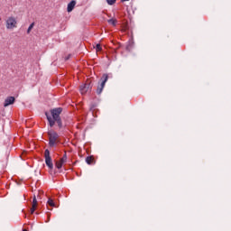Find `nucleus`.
Masks as SVG:
<instances>
[{"label": "nucleus", "instance_id": "obj_6", "mask_svg": "<svg viewBox=\"0 0 231 231\" xmlns=\"http://www.w3.org/2000/svg\"><path fill=\"white\" fill-rule=\"evenodd\" d=\"M63 108L62 107H56L50 110L51 116V120H56L57 118H60V115L62 114Z\"/></svg>", "mask_w": 231, "mask_h": 231}, {"label": "nucleus", "instance_id": "obj_23", "mask_svg": "<svg viewBox=\"0 0 231 231\" xmlns=\"http://www.w3.org/2000/svg\"><path fill=\"white\" fill-rule=\"evenodd\" d=\"M70 57H71V55H70V54H69V55H68V56L65 58V60H69Z\"/></svg>", "mask_w": 231, "mask_h": 231}, {"label": "nucleus", "instance_id": "obj_20", "mask_svg": "<svg viewBox=\"0 0 231 231\" xmlns=\"http://www.w3.org/2000/svg\"><path fill=\"white\" fill-rule=\"evenodd\" d=\"M35 210H37V208L32 206V208H30V215L32 216V214H35Z\"/></svg>", "mask_w": 231, "mask_h": 231}, {"label": "nucleus", "instance_id": "obj_8", "mask_svg": "<svg viewBox=\"0 0 231 231\" xmlns=\"http://www.w3.org/2000/svg\"><path fill=\"white\" fill-rule=\"evenodd\" d=\"M15 104V97H8L4 102V107H8V106H14Z\"/></svg>", "mask_w": 231, "mask_h": 231}, {"label": "nucleus", "instance_id": "obj_26", "mask_svg": "<svg viewBox=\"0 0 231 231\" xmlns=\"http://www.w3.org/2000/svg\"><path fill=\"white\" fill-rule=\"evenodd\" d=\"M126 50H129V45L126 46Z\"/></svg>", "mask_w": 231, "mask_h": 231}, {"label": "nucleus", "instance_id": "obj_13", "mask_svg": "<svg viewBox=\"0 0 231 231\" xmlns=\"http://www.w3.org/2000/svg\"><path fill=\"white\" fill-rule=\"evenodd\" d=\"M62 165H64L63 162H61L60 161H56L55 162L56 169H59V170L62 169Z\"/></svg>", "mask_w": 231, "mask_h": 231}, {"label": "nucleus", "instance_id": "obj_24", "mask_svg": "<svg viewBox=\"0 0 231 231\" xmlns=\"http://www.w3.org/2000/svg\"><path fill=\"white\" fill-rule=\"evenodd\" d=\"M57 143H60V139L58 138V141H56V145Z\"/></svg>", "mask_w": 231, "mask_h": 231}, {"label": "nucleus", "instance_id": "obj_10", "mask_svg": "<svg viewBox=\"0 0 231 231\" xmlns=\"http://www.w3.org/2000/svg\"><path fill=\"white\" fill-rule=\"evenodd\" d=\"M53 207L57 208V204L53 201V199H49L47 201V208L48 210H53Z\"/></svg>", "mask_w": 231, "mask_h": 231}, {"label": "nucleus", "instance_id": "obj_3", "mask_svg": "<svg viewBox=\"0 0 231 231\" xmlns=\"http://www.w3.org/2000/svg\"><path fill=\"white\" fill-rule=\"evenodd\" d=\"M49 136V147H55L59 138V134L55 130L49 131L47 133Z\"/></svg>", "mask_w": 231, "mask_h": 231}, {"label": "nucleus", "instance_id": "obj_7", "mask_svg": "<svg viewBox=\"0 0 231 231\" xmlns=\"http://www.w3.org/2000/svg\"><path fill=\"white\" fill-rule=\"evenodd\" d=\"M15 24H17V21H15V18L9 17L6 20V28H7V30H12L13 28H15Z\"/></svg>", "mask_w": 231, "mask_h": 231}, {"label": "nucleus", "instance_id": "obj_19", "mask_svg": "<svg viewBox=\"0 0 231 231\" xmlns=\"http://www.w3.org/2000/svg\"><path fill=\"white\" fill-rule=\"evenodd\" d=\"M94 48L97 51H102V45H100V43L96 44Z\"/></svg>", "mask_w": 231, "mask_h": 231}, {"label": "nucleus", "instance_id": "obj_12", "mask_svg": "<svg viewBox=\"0 0 231 231\" xmlns=\"http://www.w3.org/2000/svg\"><path fill=\"white\" fill-rule=\"evenodd\" d=\"M97 103H92L91 106H90V111H92L93 116H97L95 115V112H96V111H98V109H97Z\"/></svg>", "mask_w": 231, "mask_h": 231}, {"label": "nucleus", "instance_id": "obj_27", "mask_svg": "<svg viewBox=\"0 0 231 231\" xmlns=\"http://www.w3.org/2000/svg\"><path fill=\"white\" fill-rule=\"evenodd\" d=\"M23 231H27L26 229H23Z\"/></svg>", "mask_w": 231, "mask_h": 231}, {"label": "nucleus", "instance_id": "obj_1", "mask_svg": "<svg viewBox=\"0 0 231 231\" xmlns=\"http://www.w3.org/2000/svg\"><path fill=\"white\" fill-rule=\"evenodd\" d=\"M45 116L47 118V122L50 127H54L55 124H57L59 129H62L64 127L61 117L51 120V116L49 114V112H45Z\"/></svg>", "mask_w": 231, "mask_h": 231}, {"label": "nucleus", "instance_id": "obj_5", "mask_svg": "<svg viewBox=\"0 0 231 231\" xmlns=\"http://www.w3.org/2000/svg\"><path fill=\"white\" fill-rule=\"evenodd\" d=\"M44 158H45V164L47 165L48 169H50L51 171L53 170V160L51 159L50 150L48 149L45 150Z\"/></svg>", "mask_w": 231, "mask_h": 231}, {"label": "nucleus", "instance_id": "obj_16", "mask_svg": "<svg viewBox=\"0 0 231 231\" xmlns=\"http://www.w3.org/2000/svg\"><path fill=\"white\" fill-rule=\"evenodd\" d=\"M39 205V201H37V198H32V207H34L37 208V206Z\"/></svg>", "mask_w": 231, "mask_h": 231}, {"label": "nucleus", "instance_id": "obj_4", "mask_svg": "<svg viewBox=\"0 0 231 231\" xmlns=\"http://www.w3.org/2000/svg\"><path fill=\"white\" fill-rule=\"evenodd\" d=\"M100 80H101L100 86H98L97 88V95H102V91H104V88H106V82H107V80H109V75L103 74Z\"/></svg>", "mask_w": 231, "mask_h": 231}, {"label": "nucleus", "instance_id": "obj_17", "mask_svg": "<svg viewBox=\"0 0 231 231\" xmlns=\"http://www.w3.org/2000/svg\"><path fill=\"white\" fill-rule=\"evenodd\" d=\"M33 26H35V23H32L28 29H27V33H30V32H32V30H33Z\"/></svg>", "mask_w": 231, "mask_h": 231}, {"label": "nucleus", "instance_id": "obj_21", "mask_svg": "<svg viewBox=\"0 0 231 231\" xmlns=\"http://www.w3.org/2000/svg\"><path fill=\"white\" fill-rule=\"evenodd\" d=\"M51 217V212H47V220L45 221V223H50Z\"/></svg>", "mask_w": 231, "mask_h": 231}, {"label": "nucleus", "instance_id": "obj_29", "mask_svg": "<svg viewBox=\"0 0 231 231\" xmlns=\"http://www.w3.org/2000/svg\"><path fill=\"white\" fill-rule=\"evenodd\" d=\"M36 214H39V212H36Z\"/></svg>", "mask_w": 231, "mask_h": 231}, {"label": "nucleus", "instance_id": "obj_11", "mask_svg": "<svg viewBox=\"0 0 231 231\" xmlns=\"http://www.w3.org/2000/svg\"><path fill=\"white\" fill-rule=\"evenodd\" d=\"M86 163H88V165H93V163H95V158L93 155H89L86 158Z\"/></svg>", "mask_w": 231, "mask_h": 231}, {"label": "nucleus", "instance_id": "obj_28", "mask_svg": "<svg viewBox=\"0 0 231 231\" xmlns=\"http://www.w3.org/2000/svg\"><path fill=\"white\" fill-rule=\"evenodd\" d=\"M33 198H37V197L34 195Z\"/></svg>", "mask_w": 231, "mask_h": 231}, {"label": "nucleus", "instance_id": "obj_9", "mask_svg": "<svg viewBox=\"0 0 231 231\" xmlns=\"http://www.w3.org/2000/svg\"><path fill=\"white\" fill-rule=\"evenodd\" d=\"M75 5H77V1L72 0L68 4L67 6V12L69 14L70 12H73V10L75 9Z\"/></svg>", "mask_w": 231, "mask_h": 231}, {"label": "nucleus", "instance_id": "obj_22", "mask_svg": "<svg viewBox=\"0 0 231 231\" xmlns=\"http://www.w3.org/2000/svg\"><path fill=\"white\" fill-rule=\"evenodd\" d=\"M44 194L43 190H39L38 191V198H40V196H42Z\"/></svg>", "mask_w": 231, "mask_h": 231}, {"label": "nucleus", "instance_id": "obj_14", "mask_svg": "<svg viewBox=\"0 0 231 231\" xmlns=\"http://www.w3.org/2000/svg\"><path fill=\"white\" fill-rule=\"evenodd\" d=\"M107 23H108V24H112V26H116L117 21H116V19L111 18V19L107 20Z\"/></svg>", "mask_w": 231, "mask_h": 231}, {"label": "nucleus", "instance_id": "obj_2", "mask_svg": "<svg viewBox=\"0 0 231 231\" xmlns=\"http://www.w3.org/2000/svg\"><path fill=\"white\" fill-rule=\"evenodd\" d=\"M93 89V81L91 79H88L84 84L79 87V91L81 95H86V93H91Z\"/></svg>", "mask_w": 231, "mask_h": 231}, {"label": "nucleus", "instance_id": "obj_18", "mask_svg": "<svg viewBox=\"0 0 231 231\" xmlns=\"http://www.w3.org/2000/svg\"><path fill=\"white\" fill-rule=\"evenodd\" d=\"M107 5H109V6H113V5L116 4V0H106Z\"/></svg>", "mask_w": 231, "mask_h": 231}, {"label": "nucleus", "instance_id": "obj_25", "mask_svg": "<svg viewBox=\"0 0 231 231\" xmlns=\"http://www.w3.org/2000/svg\"><path fill=\"white\" fill-rule=\"evenodd\" d=\"M125 1H129V0H121V3H125Z\"/></svg>", "mask_w": 231, "mask_h": 231}, {"label": "nucleus", "instance_id": "obj_15", "mask_svg": "<svg viewBox=\"0 0 231 231\" xmlns=\"http://www.w3.org/2000/svg\"><path fill=\"white\" fill-rule=\"evenodd\" d=\"M60 162L61 163H66V162H68V155L66 153H64V155L62 156V158L60 159Z\"/></svg>", "mask_w": 231, "mask_h": 231}]
</instances>
